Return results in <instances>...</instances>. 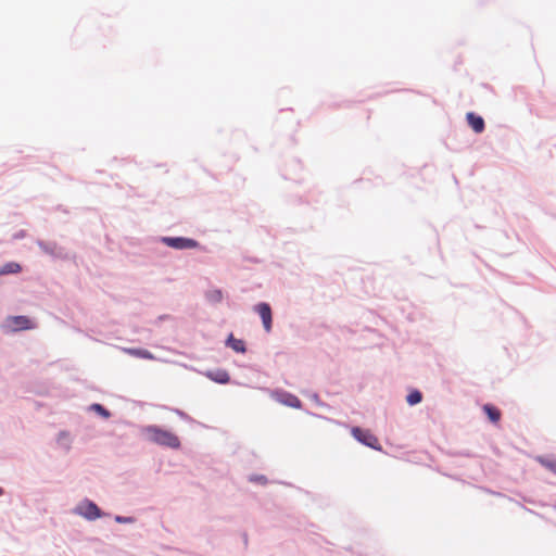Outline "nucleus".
Returning a JSON list of instances; mask_svg holds the SVG:
<instances>
[{
    "instance_id": "0eeeda50",
    "label": "nucleus",
    "mask_w": 556,
    "mask_h": 556,
    "mask_svg": "<svg viewBox=\"0 0 556 556\" xmlns=\"http://www.w3.org/2000/svg\"><path fill=\"white\" fill-rule=\"evenodd\" d=\"M467 122L472 130L477 134H480L484 130V121L481 116L476 115L472 112L467 113L466 115Z\"/></svg>"
},
{
    "instance_id": "f03ea898",
    "label": "nucleus",
    "mask_w": 556,
    "mask_h": 556,
    "mask_svg": "<svg viewBox=\"0 0 556 556\" xmlns=\"http://www.w3.org/2000/svg\"><path fill=\"white\" fill-rule=\"evenodd\" d=\"M162 242L167 247L176 250H188L195 249L199 247L198 241L184 237H163Z\"/></svg>"
},
{
    "instance_id": "f3484780",
    "label": "nucleus",
    "mask_w": 556,
    "mask_h": 556,
    "mask_svg": "<svg viewBox=\"0 0 556 556\" xmlns=\"http://www.w3.org/2000/svg\"><path fill=\"white\" fill-rule=\"evenodd\" d=\"M213 298L217 301H219L222 299V292L219 290H215L213 292Z\"/></svg>"
},
{
    "instance_id": "1a4fd4ad",
    "label": "nucleus",
    "mask_w": 556,
    "mask_h": 556,
    "mask_svg": "<svg viewBox=\"0 0 556 556\" xmlns=\"http://www.w3.org/2000/svg\"><path fill=\"white\" fill-rule=\"evenodd\" d=\"M206 376L215 381V382H218V383H228L229 380H230V377H229V374L226 371V370H223V369H219V370H215V371H208L206 374Z\"/></svg>"
},
{
    "instance_id": "7ed1b4c3",
    "label": "nucleus",
    "mask_w": 556,
    "mask_h": 556,
    "mask_svg": "<svg viewBox=\"0 0 556 556\" xmlns=\"http://www.w3.org/2000/svg\"><path fill=\"white\" fill-rule=\"evenodd\" d=\"M352 434L361 443L374 450H381L378 438L375 434H372L369 430L354 427L352 429Z\"/></svg>"
},
{
    "instance_id": "20e7f679",
    "label": "nucleus",
    "mask_w": 556,
    "mask_h": 556,
    "mask_svg": "<svg viewBox=\"0 0 556 556\" xmlns=\"http://www.w3.org/2000/svg\"><path fill=\"white\" fill-rule=\"evenodd\" d=\"M254 311L260 315L263 321V326L266 332H270L271 323H273V314L269 304L267 303H258L254 306Z\"/></svg>"
},
{
    "instance_id": "39448f33",
    "label": "nucleus",
    "mask_w": 556,
    "mask_h": 556,
    "mask_svg": "<svg viewBox=\"0 0 556 556\" xmlns=\"http://www.w3.org/2000/svg\"><path fill=\"white\" fill-rule=\"evenodd\" d=\"M7 326L12 331L33 329L35 326L26 316H12L7 319Z\"/></svg>"
},
{
    "instance_id": "4468645a",
    "label": "nucleus",
    "mask_w": 556,
    "mask_h": 556,
    "mask_svg": "<svg viewBox=\"0 0 556 556\" xmlns=\"http://www.w3.org/2000/svg\"><path fill=\"white\" fill-rule=\"evenodd\" d=\"M422 395L419 391L415 390L407 395V403L409 405H416L421 402Z\"/></svg>"
},
{
    "instance_id": "6e6552de",
    "label": "nucleus",
    "mask_w": 556,
    "mask_h": 556,
    "mask_svg": "<svg viewBox=\"0 0 556 556\" xmlns=\"http://www.w3.org/2000/svg\"><path fill=\"white\" fill-rule=\"evenodd\" d=\"M277 400L280 403L293 408L301 407V401L299 400V397L290 393H277Z\"/></svg>"
},
{
    "instance_id": "2eb2a0df",
    "label": "nucleus",
    "mask_w": 556,
    "mask_h": 556,
    "mask_svg": "<svg viewBox=\"0 0 556 556\" xmlns=\"http://www.w3.org/2000/svg\"><path fill=\"white\" fill-rule=\"evenodd\" d=\"M539 462L542 466H544L545 468H547L548 470L553 471L556 473V462L555 460H552V459H546V458H542L540 457L539 458Z\"/></svg>"
},
{
    "instance_id": "9b49d317",
    "label": "nucleus",
    "mask_w": 556,
    "mask_h": 556,
    "mask_svg": "<svg viewBox=\"0 0 556 556\" xmlns=\"http://www.w3.org/2000/svg\"><path fill=\"white\" fill-rule=\"evenodd\" d=\"M483 410L488 415L489 419L492 422H497L501 419V416H502L501 410L498 408H496L495 406H493L491 404H485L483 406Z\"/></svg>"
},
{
    "instance_id": "9d476101",
    "label": "nucleus",
    "mask_w": 556,
    "mask_h": 556,
    "mask_svg": "<svg viewBox=\"0 0 556 556\" xmlns=\"http://www.w3.org/2000/svg\"><path fill=\"white\" fill-rule=\"evenodd\" d=\"M227 345L238 353L245 352V344L242 340L236 339L233 334H230L227 339Z\"/></svg>"
},
{
    "instance_id": "f257e3e1",
    "label": "nucleus",
    "mask_w": 556,
    "mask_h": 556,
    "mask_svg": "<svg viewBox=\"0 0 556 556\" xmlns=\"http://www.w3.org/2000/svg\"><path fill=\"white\" fill-rule=\"evenodd\" d=\"M143 433L149 441L155 444L170 448H178L180 446V440L175 433L157 426H147L143 428Z\"/></svg>"
},
{
    "instance_id": "a211bd4d",
    "label": "nucleus",
    "mask_w": 556,
    "mask_h": 556,
    "mask_svg": "<svg viewBox=\"0 0 556 556\" xmlns=\"http://www.w3.org/2000/svg\"><path fill=\"white\" fill-rule=\"evenodd\" d=\"M115 520H116L117 522H126V521H127V519H126V518H123V517H119V516H117V517L115 518Z\"/></svg>"
},
{
    "instance_id": "6ab92c4d",
    "label": "nucleus",
    "mask_w": 556,
    "mask_h": 556,
    "mask_svg": "<svg viewBox=\"0 0 556 556\" xmlns=\"http://www.w3.org/2000/svg\"><path fill=\"white\" fill-rule=\"evenodd\" d=\"M2 494H3V490L0 488V495H2Z\"/></svg>"
},
{
    "instance_id": "dca6fc26",
    "label": "nucleus",
    "mask_w": 556,
    "mask_h": 556,
    "mask_svg": "<svg viewBox=\"0 0 556 556\" xmlns=\"http://www.w3.org/2000/svg\"><path fill=\"white\" fill-rule=\"evenodd\" d=\"M91 409L97 412L104 418H109L111 416L110 412L105 409L101 404H92Z\"/></svg>"
},
{
    "instance_id": "423d86ee",
    "label": "nucleus",
    "mask_w": 556,
    "mask_h": 556,
    "mask_svg": "<svg viewBox=\"0 0 556 556\" xmlns=\"http://www.w3.org/2000/svg\"><path fill=\"white\" fill-rule=\"evenodd\" d=\"M77 513L89 520H94L101 516L99 507L88 501L77 507Z\"/></svg>"
},
{
    "instance_id": "ddd939ff",
    "label": "nucleus",
    "mask_w": 556,
    "mask_h": 556,
    "mask_svg": "<svg viewBox=\"0 0 556 556\" xmlns=\"http://www.w3.org/2000/svg\"><path fill=\"white\" fill-rule=\"evenodd\" d=\"M125 352L128 353L129 355H132V356H136V357H141V358H147V359H152L153 358V355L148 350H142V349H125Z\"/></svg>"
},
{
    "instance_id": "f8f14e48",
    "label": "nucleus",
    "mask_w": 556,
    "mask_h": 556,
    "mask_svg": "<svg viewBox=\"0 0 556 556\" xmlns=\"http://www.w3.org/2000/svg\"><path fill=\"white\" fill-rule=\"evenodd\" d=\"M22 270V267L18 263L9 262L0 267V275H9V274H17Z\"/></svg>"
}]
</instances>
